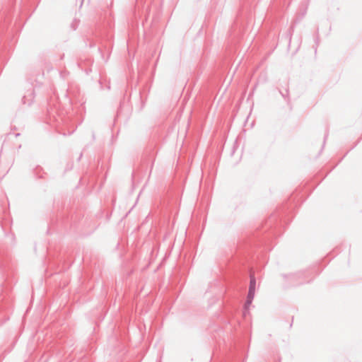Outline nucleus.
Segmentation results:
<instances>
[{"label": "nucleus", "instance_id": "nucleus-1", "mask_svg": "<svg viewBox=\"0 0 362 362\" xmlns=\"http://www.w3.org/2000/svg\"><path fill=\"white\" fill-rule=\"evenodd\" d=\"M254 296H255V291H249V293H248V300L247 301V305H249L253 298H254Z\"/></svg>", "mask_w": 362, "mask_h": 362}, {"label": "nucleus", "instance_id": "nucleus-2", "mask_svg": "<svg viewBox=\"0 0 362 362\" xmlns=\"http://www.w3.org/2000/svg\"><path fill=\"white\" fill-rule=\"evenodd\" d=\"M249 291H255V279L254 278H252L250 280Z\"/></svg>", "mask_w": 362, "mask_h": 362}]
</instances>
